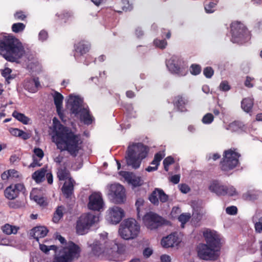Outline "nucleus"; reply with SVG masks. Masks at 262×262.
<instances>
[{"label": "nucleus", "instance_id": "obj_1", "mask_svg": "<svg viewBox=\"0 0 262 262\" xmlns=\"http://www.w3.org/2000/svg\"><path fill=\"white\" fill-rule=\"evenodd\" d=\"M53 127L52 140L57 148L61 151H67L71 155L76 156L82 148L83 141L81 136L63 126L56 118L53 119Z\"/></svg>", "mask_w": 262, "mask_h": 262}, {"label": "nucleus", "instance_id": "obj_2", "mask_svg": "<svg viewBox=\"0 0 262 262\" xmlns=\"http://www.w3.org/2000/svg\"><path fill=\"white\" fill-rule=\"evenodd\" d=\"M88 246L90 254L97 257L114 258L117 254H123L126 247L123 245H118L115 241L108 237L106 232L99 234V237L93 242H89Z\"/></svg>", "mask_w": 262, "mask_h": 262}, {"label": "nucleus", "instance_id": "obj_3", "mask_svg": "<svg viewBox=\"0 0 262 262\" xmlns=\"http://www.w3.org/2000/svg\"><path fill=\"white\" fill-rule=\"evenodd\" d=\"M0 54L7 60L14 62L25 55V51L18 39L7 36L0 40Z\"/></svg>", "mask_w": 262, "mask_h": 262}, {"label": "nucleus", "instance_id": "obj_4", "mask_svg": "<svg viewBox=\"0 0 262 262\" xmlns=\"http://www.w3.org/2000/svg\"><path fill=\"white\" fill-rule=\"evenodd\" d=\"M54 237L61 244L65 245L55 254L52 262H73L79 257L81 248L78 245L71 241L67 242L65 238L58 233L54 234Z\"/></svg>", "mask_w": 262, "mask_h": 262}, {"label": "nucleus", "instance_id": "obj_5", "mask_svg": "<svg viewBox=\"0 0 262 262\" xmlns=\"http://www.w3.org/2000/svg\"><path fill=\"white\" fill-rule=\"evenodd\" d=\"M148 148L141 143L130 144L126 150L125 160L126 164L133 169L138 168L142 160L147 155Z\"/></svg>", "mask_w": 262, "mask_h": 262}, {"label": "nucleus", "instance_id": "obj_6", "mask_svg": "<svg viewBox=\"0 0 262 262\" xmlns=\"http://www.w3.org/2000/svg\"><path fill=\"white\" fill-rule=\"evenodd\" d=\"M82 102L83 100L79 96L71 95L67 101V106L76 117L85 124H90L92 122V117L89 111L82 106Z\"/></svg>", "mask_w": 262, "mask_h": 262}, {"label": "nucleus", "instance_id": "obj_7", "mask_svg": "<svg viewBox=\"0 0 262 262\" xmlns=\"http://www.w3.org/2000/svg\"><path fill=\"white\" fill-rule=\"evenodd\" d=\"M140 232V225L134 219H129L123 222L119 230L120 235L124 239H133Z\"/></svg>", "mask_w": 262, "mask_h": 262}, {"label": "nucleus", "instance_id": "obj_8", "mask_svg": "<svg viewBox=\"0 0 262 262\" xmlns=\"http://www.w3.org/2000/svg\"><path fill=\"white\" fill-rule=\"evenodd\" d=\"M99 222V216L93 213H86L80 216L77 222L76 231L78 234L88 233L90 228Z\"/></svg>", "mask_w": 262, "mask_h": 262}, {"label": "nucleus", "instance_id": "obj_9", "mask_svg": "<svg viewBox=\"0 0 262 262\" xmlns=\"http://www.w3.org/2000/svg\"><path fill=\"white\" fill-rule=\"evenodd\" d=\"M108 195L117 204L123 203L126 200V191L124 186L119 183H114L107 186Z\"/></svg>", "mask_w": 262, "mask_h": 262}, {"label": "nucleus", "instance_id": "obj_10", "mask_svg": "<svg viewBox=\"0 0 262 262\" xmlns=\"http://www.w3.org/2000/svg\"><path fill=\"white\" fill-rule=\"evenodd\" d=\"M232 41L233 42L242 43L244 40L248 39L249 33L244 24L239 22L232 23L231 25Z\"/></svg>", "mask_w": 262, "mask_h": 262}, {"label": "nucleus", "instance_id": "obj_11", "mask_svg": "<svg viewBox=\"0 0 262 262\" xmlns=\"http://www.w3.org/2000/svg\"><path fill=\"white\" fill-rule=\"evenodd\" d=\"M239 155L231 149L224 152V155L222 161V169L228 171L235 168L238 164Z\"/></svg>", "mask_w": 262, "mask_h": 262}, {"label": "nucleus", "instance_id": "obj_12", "mask_svg": "<svg viewBox=\"0 0 262 262\" xmlns=\"http://www.w3.org/2000/svg\"><path fill=\"white\" fill-rule=\"evenodd\" d=\"M144 225L149 230H156L164 222L162 217L152 212L147 213L143 217Z\"/></svg>", "mask_w": 262, "mask_h": 262}, {"label": "nucleus", "instance_id": "obj_13", "mask_svg": "<svg viewBox=\"0 0 262 262\" xmlns=\"http://www.w3.org/2000/svg\"><path fill=\"white\" fill-rule=\"evenodd\" d=\"M106 213V219L107 222L115 225L118 224L125 215L124 210L117 206L110 207Z\"/></svg>", "mask_w": 262, "mask_h": 262}, {"label": "nucleus", "instance_id": "obj_14", "mask_svg": "<svg viewBox=\"0 0 262 262\" xmlns=\"http://www.w3.org/2000/svg\"><path fill=\"white\" fill-rule=\"evenodd\" d=\"M215 248L207 244H200L198 247V256L204 260H215L218 256Z\"/></svg>", "mask_w": 262, "mask_h": 262}, {"label": "nucleus", "instance_id": "obj_15", "mask_svg": "<svg viewBox=\"0 0 262 262\" xmlns=\"http://www.w3.org/2000/svg\"><path fill=\"white\" fill-rule=\"evenodd\" d=\"M104 203L100 193H93L89 196L88 207L89 209L100 211L104 209Z\"/></svg>", "mask_w": 262, "mask_h": 262}, {"label": "nucleus", "instance_id": "obj_16", "mask_svg": "<svg viewBox=\"0 0 262 262\" xmlns=\"http://www.w3.org/2000/svg\"><path fill=\"white\" fill-rule=\"evenodd\" d=\"M119 174L124 179L125 181L133 188L141 186L144 184V180L141 177L128 171H120Z\"/></svg>", "mask_w": 262, "mask_h": 262}, {"label": "nucleus", "instance_id": "obj_17", "mask_svg": "<svg viewBox=\"0 0 262 262\" xmlns=\"http://www.w3.org/2000/svg\"><path fill=\"white\" fill-rule=\"evenodd\" d=\"M203 237L207 245L210 247L219 248L221 244V238L219 234L214 230L209 229L203 231Z\"/></svg>", "mask_w": 262, "mask_h": 262}, {"label": "nucleus", "instance_id": "obj_18", "mask_svg": "<svg viewBox=\"0 0 262 262\" xmlns=\"http://www.w3.org/2000/svg\"><path fill=\"white\" fill-rule=\"evenodd\" d=\"M25 187L23 183L12 184L4 191L5 196L9 200H14L18 197L20 192H24Z\"/></svg>", "mask_w": 262, "mask_h": 262}, {"label": "nucleus", "instance_id": "obj_19", "mask_svg": "<svg viewBox=\"0 0 262 262\" xmlns=\"http://www.w3.org/2000/svg\"><path fill=\"white\" fill-rule=\"evenodd\" d=\"M148 199L152 204L158 205L159 201L162 203L166 202L168 200V196L162 189L156 188L149 195Z\"/></svg>", "mask_w": 262, "mask_h": 262}, {"label": "nucleus", "instance_id": "obj_20", "mask_svg": "<svg viewBox=\"0 0 262 262\" xmlns=\"http://www.w3.org/2000/svg\"><path fill=\"white\" fill-rule=\"evenodd\" d=\"M181 242V239L177 233H173L163 237L161 242V245L164 248L177 247Z\"/></svg>", "mask_w": 262, "mask_h": 262}, {"label": "nucleus", "instance_id": "obj_21", "mask_svg": "<svg viewBox=\"0 0 262 262\" xmlns=\"http://www.w3.org/2000/svg\"><path fill=\"white\" fill-rule=\"evenodd\" d=\"M48 232V230L45 227H36L31 230L30 234L37 241H38L39 238H42L46 236Z\"/></svg>", "mask_w": 262, "mask_h": 262}, {"label": "nucleus", "instance_id": "obj_22", "mask_svg": "<svg viewBox=\"0 0 262 262\" xmlns=\"http://www.w3.org/2000/svg\"><path fill=\"white\" fill-rule=\"evenodd\" d=\"M209 189L217 195H226L227 186L222 185L217 182H213L209 187Z\"/></svg>", "mask_w": 262, "mask_h": 262}, {"label": "nucleus", "instance_id": "obj_23", "mask_svg": "<svg viewBox=\"0 0 262 262\" xmlns=\"http://www.w3.org/2000/svg\"><path fill=\"white\" fill-rule=\"evenodd\" d=\"M20 173L14 169H10L4 171L1 175V178L4 181L15 180L20 177Z\"/></svg>", "mask_w": 262, "mask_h": 262}, {"label": "nucleus", "instance_id": "obj_24", "mask_svg": "<svg viewBox=\"0 0 262 262\" xmlns=\"http://www.w3.org/2000/svg\"><path fill=\"white\" fill-rule=\"evenodd\" d=\"M54 103L56 105L57 112L60 117L62 119V114L61 113L62 104L63 97L59 93L56 92L53 95Z\"/></svg>", "mask_w": 262, "mask_h": 262}, {"label": "nucleus", "instance_id": "obj_25", "mask_svg": "<svg viewBox=\"0 0 262 262\" xmlns=\"http://www.w3.org/2000/svg\"><path fill=\"white\" fill-rule=\"evenodd\" d=\"M9 132L12 135L20 137L24 140L28 139L31 136L30 133L25 132L16 128H11L9 129Z\"/></svg>", "mask_w": 262, "mask_h": 262}, {"label": "nucleus", "instance_id": "obj_26", "mask_svg": "<svg viewBox=\"0 0 262 262\" xmlns=\"http://www.w3.org/2000/svg\"><path fill=\"white\" fill-rule=\"evenodd\" d=\"M73 186L74 181L72 179H69V181L64 182L62 188V191L67 197H69L72 194Z\"/></svg>", "mask_w": 262, "mask_h": 262}, {"label": "nucleus", "instance_id": "obj_27", "mask_svg": "<svg viewBox=\"0 0 262 262\" xmlns=\"http://www.w3.org/2000/svg\"><path fill=\"white\" fill-rule=\"evenodd\" d=\"M38 190L37 189H33L30 193L31 199L34 200L40 206H44L46 204L43 198L38 195Z\"/></svg>", "mask_w": 262, "mask_h": 262}, {"label": "nucleus", "instance_id": "obj_28", "mask_svg": "<svg viewBox=\"0 0 262 262\" xmlns=\"http://www.w3.org/2000/svg\"><path fill=\"white\" fill-rule=\"evenodd\" d=\"M33 152L34 156L33 157L34 161L30 164V166L35 167L36 166H40V164L38 163L37 160L35 159V157H36L38 159V160L40 161L43 157V151L41 149L39 148H35L33 150Z\"/></svg>", "mask_w": 262, "mask_h": 262}, {"label": "nucleus", "instance_id": "obj_29", "mask_svg": "<svg viewBox=\"0 0 262 262\" xmlns=\"http://www.w3.org/2000/svg\"><path fill=\"white\" fill-rule=\"evenodd\" d=\"M1 229L5 234L7 235H10L12 234H16L19 228L16 226L6 224L4 226H2Z\"/></svg>", "mask_w": 262, "mask_h": 262}, {"label": "nucleus", "instance_id": "obj_30", "mask_svg": "<svg viewBox=\"0 0 262 262\" xmlns=\"http://www.w3.org/2000/svg\"><path fill=\"white\" fill-rule=\"evenodd\" d=\"M242 108L246 112H249L253 105V100L250 98L244 99L241 103Z\"/></svg>", "mask_w": 262, "mask_h": 262}, {"label": "nucleus", "instance_id": "obj_31", "mask_svg": "<svg viewBox=\"0 0 262 262\" xmlns=\"http://www.w3.org/2000/svg\"><path fill=\"white\" fill-rule=\"evenodd\" d=\"M39 86L40 84L38 78L31 80L26 84V87L32 93L35 92Z\"/></svg>", "mask_w": 262, "mask_h": 262}, {"label": "nucleus", "instance_id": "obj_32", "mask_svg": "<svg viewBox=\"0 0 262 262\" xmlns=\"http://www.w3.org/2000/svg\"><path fill=\"white\" fill-rule=\"evenodd\" d=\"M12 116L17 120L22 122L24 124H28L30 123L31 119L26 116L24 114L18 113L17 111H14L12 114Z\"/></svg>", "mask_w": 262, "mask_h": 262}, {"label": "nucleus", "instance_id": "obj_33", "mask_svg": "<svg viewBox=\"0 0 262 262\" xmlns=\"http://www.w3.org/2000/svg\"><path fill=\"white\" fill-rule=\"evenodd\" d=\"M90 46L88 42L84 41L79 42L76 46V51L82 55L88 52Z\"/></svg>", "mask_w": 262, "mask_h": 262}, {"label": "nucleus", "instance_id": "obj_34", "mask_svg": "<svg viewBox=\"0 0 262 262\" xmlns=\"http://www.w3.org/2000/svg\"><path fill=\"white\" fill-rule=\"evenodd\" d=\"M57 177L60 181H68L72 179L69 172L66 168H60L57 172Z\"/></svg>", "mask_w": 262, "mask_h": 262}, {"label": "nucleus", "instance_id": "obj_35", "mask_svg": "<svg viewBox=\"0 0 262 262\" xmlns=\"http://www.w3.org/2000/svg\"><path fill=\"white\" fill-rule=\"evenodd\" d=\"M46 170L44 168L35 171L32 174V178L37 182H41L43 179L46 173Z\"/></svg>", "mask_w": 262, "mask_h": 262}, {"label": "nucleus", "instance_id": "obj_36", "mask_svg": "<svg viewBox=\"0 0 262 262\" xmlns=\"http://www.w3.org/2000/svg\"><path fill=\"white\" fill-rule=\"evenodd\" d=\"M244 127V125L242 122L238 121H234L230 123L226 127L227 130H230L231 132H238Z\"/></svg>", "mask_w": 262, "mask_h": 262}, {"label": "nucleus", "instance_id": "obj_37", "mask_svg": "<svg viewBox=\"0 0 262 262\" xmlns=\"http://www.w3.org/2000/svg\"><path fill=\"white\" fill-rule=\"evenodd\" d=\"M188 100L186 98L180 96L177 97L174 101V104L181 111H184L183 109V106L186 104Z\"/></svg>", "mask_w": 262, "mask_h": 262}, {"label": "nucleus", "instance_id": "obj_38", "mask_svg": "<svg viewBox=\"0 0 262 262\" xmlns=\"http://www.w3.org/2000/svg\"><path fill=\"white\" fill-rule=\"evenodd\" d=\"M167 67L169 70L173 73H179L181 72V69L176 63H173V60H169L167 62Z\"/></svg>", "mask_w": 262, "mask_h": 262}, {"label": "nucleus", "instance_id": "obj_39", "mask_svg": "<svg viewBox=\"0 0 262 262\" xmlns=\"http://www.w3.org/2000/svg\"><path fill=\"white\" fill-rule=\"evenodd\" d=\"M63 207L59 206L56 209L53 217V221L54 223H58L63 215Z\"/></svg>", "mask_w": 262, "mask_h": 262}, {"label": "nucleus", "instance_id": "obj_40", "mask_svg": "<svg viewBox=\"0 0 262 262\" xmlns=\"http://www.w3.org/2000/svg\"><path fill=\"white\" fill-rule=\"evenodd\" d=\"M217 2H205V9L207 13H211L215 11V7L216 5Z\"/></svg>", "mask_w": 262, "mask_h": 262}, {"label": "nucleus", "instance_id": "obj_41", "mask_svg": "<svg viewBox=\"0 0 262 262\" xmlns=\"http://www.w3.org/2000/svg\"><path fill=\"white\" fill-rule=\"evenodd\" d=\"M39 249L45 254H48L50 250L56 251L57 250V246L55 245L47 246L43 244H39Z\"/></svg>", "mask_w": 262, "mask_h": 262}, {"label": "nucleus", "instance_id": "obj_42", "mask_svg": "<svg viewBox=\"0 0 262 262\" xmlns=\"http://www.w3.org/2000/svg\"><path fill=\"white\" fill-rule=\"evenodd\" d=\"M191 216V214L189 213H182L180 215L179 221L181 223L182 228H184V224L190 220Z\"/></svg>", "mask_w": 262, "mask_h": 262}, {"label": "nucleus", "instance_id": "obj_43", "mask_svg": "<svg viewBox=\"0 0 262 262\" xmlns=\"http://www.w3.org/2000/svg\"><path fill=\"white\" fill-rule=\"evenodd\" d=\"M164 156V155L160 152L156 154L155 156L154 159L152 161L151 164L154 166H156V167L158 168V166L159 165L160 161L162 159Z\"/></svg>", "mask_w": 262, "mask_h": 262}, {"label": "nucleus", "instance_id": "obj_44", "mask_svg": "<svg viewBox=\"0 0 262 262\" xmlns=\"http://www.w3.org/2000/svg\"><path fill=\"white\" fill-rule=\"evenodd\" d=\"M25 28V25L20 23H15L12 26V30L15 33L23 31Z\"/></svg>", "mask_w": 262, "mask_h": 262}, {"label": "nucleus", "instance_id": "obj_45", "mask_svg": "<svg viewBox=\"0 0 262 262\" xmlns=\"http://www.w3.org/2000/svg\"><path fill=\"white\" fill-rule=\"evenodd\" d=\"M254 228L257 233L262 232V216L255 221Z\"/></svg>", "mask_w": 262, "mask_h": 262}, {"label": "nucleus", "instance_id": "obj_46", "mask_svg": "<svg viewBox=\"0 0 262 262\" xmlns=\"http://www.w3.org/2000/svg\"><path fill=\"white\" fill-rule=\"evenodd\" d=\"M214 119L213 115L211 113H207L204 116L202 119V121L204 124H210Z\"/></svg>", "mask_w": 262, "mask_h": 262}, {"label": "nucleus", "instance_id": "obj_47", "mask_svg": "<svg viewBox=\"0 0 262 262\" xmlns=\"http://www.w3.org/2000/svg\"><path fill=\"white\" fill-rule=\"evenodd\" d=\"M173 162H174L173 158L171 156L167 157L164 160L163 164L164 166V169L166 171H167L168 170L169 165L172 164L173 163Z\"/></svg>", "mask_w": 262, "mask_h": 262}, {"label": "nucleus", "instance_id": "obj_48", "mask_svg": "<svg viewBox=\"0 0 262 262\" xmlns=\"http://www.w3.org/2000/svg\"><path fill=\"white\" fill-rule=\"evenodd\" d=\"M154 44L157 47L163 49L165 48L167 43L164 40L156 39L154 40Z\"/></svg>", "mask_w": 262, "mask_h": 262}, {"label": "nucleus", "instance_id": "obj_49", "mask_svg": "<svg viewBox=\"0 0 262 262\" xmlns=\"http://www.w3.org/2000/svg\"><path fill=\"white\" fill-rule=\"evenodd\" d=\"M122 9L124 11H128L131 10L133 7L127 0H123L122 1Z\"/></svg>", "mask_w": 262, "mask_h": 262}, {"label": "nucleus", "instance_id": "obj_50", "mask_svg": "<svg viewBox=\"0 0 262 262\" xmlns=\"http://www.w3.org/2000/svg\"><path fill=\"white\" fill-rule=\"evenodd\" d=\"M201 72V67L199 65L192 64L191 66L190 72L193 75H198Z\"/></svg>", "mask_w": 262, "mask_h": 262}, {"label": "nucleus", "instance_id": "obj_51", "mask_svg": "<svg viewBox=\"0 0 262 262\" xmlns=\"http://www.w3.org/2000/svg\"><path fill=\"white\" fill-rule=\"evenodd\" d=\"M226 194L229 196H234L238 194L237 191L235 188L233 186L227 187V193Z\"/></svg>", "mask_w": 262, "mask_h": 262}, {"label": "nucleus", "instance_id": "obj_52", "mask_svg": "<svg viewBox=\"0 0 262 262\" xmlns=\"http://www.w3.org/2000/svg\"><path fill=\"white\" fill-rule=\"evenodd\" d=\"M213 70L210 67H207L204 69L203 73L207 78H211L213 74Z\"/></svg>", "mask_w": 262, "mask_h": 262}, {"label": "nucleus", "instance_id": "obj_53", "mask_svg": "<svg viewBox=\"0 0 262 262\" xmlns=\"http://www.w3.org/2000/svg\"><path fill=\"white\" fill-rule=\"evenodd\" d=\"M237 208L235 206H232L226 208V213L230 215H235L237 213Z\"/></svg>", "mask_w": 262, "mask_h": 262}, {"label": "nucleus", "instance_id": "obj_54", "mask_svg": "<svg viewBox=\"0 0 262 262\" xmlns=\"http://www.w3.org/2000/svg\"><path fill=\"white\" fill-rule=\"evenodd\" d=\"M220 89L223 91H227L230 90V87L228 82L226 81H222L220 85Z\"/></svg>", "mask_w": 262, "mask_h": 262}, {"label": "nucleus", "instance_id": "obj_55", "mask_svg": "<svg viewBox=\"0 0 262 262\" xmlns=\"http://www.w3.org/2000/svg\"><path fill=\"white\" fill-rule=\"evenodd\" d=\"M14 17L16 19L23 20L26 18V15L22 11H18L14 14Z\"/></svg>", "mask_w": 262, "mask_h": 262}, {"label": "nucleus", "instance_id": "obj_56", "mask_svg": "<svg viewBox=\"0 0 262 262\" xmlns=\"http://www.w3.org/2000/svg\"><path fill=\"white\" fill-rule=\"evenodd\" d=\"M180 191L184 193L188 192L190 190L189 186L186 184H181L179 185Z\"/></svg>", "mask_w": 262, "mask_h": 262}, {"label": "nucleus", "instance_id": "obj_57", "mask_svg": "<svg viewBox=\"0 0 262 262\" xmlns=\"http://www.w3.org/2000/svg\"><path fill=\"white\" fill-rule=\"evenodd\" d=\"M253 80V78L247 76L245 81V86L248 88H252L253 86V84L251 83V82Z\"/></svg>", "mask_w": 262, "mask_h": 262}, {"label": "nucleus", "instance_id": "obj_58", "mask_svg": "<svg viewBox=\"0 0 262 262\" xmlns=\"http://www.w3.org/2000/svg\"><path fill=\"white\" fill-rule=\"evenodd\" d=\"M48 37V33L45 31H41L39 33V39L40 40L43 41Z\"/></svg>", "mask_w": 262, "mask_h": 262}, {"label": "nucleus", "instance_id": "obj_59", "mask_svg": "<svg viewBox=\"0 0 262 262\" xmlns=\"http://www.w3.org/2000/svg\"><path fill=\"white\" fill-rule=\"evenodd\" d=\"M63 159V157L61 154L58 155L57 156H55L54 157V161L57 164H60Z\"/></svg>", "mask_w": 262, "mask_h": 262}, {"label": "nucleus", "instance_id": "obj_60", "mask_svg": "<svg viewBox=\"0 0 262 262\" xmlns=\"http://www.w3.org/2000/svg\"><path fill=\"white\" fill-rule=\"evenodd\" d=\"M11 72H12V71L10 69H9L8 68H6L3 71L2 75L4 77L7 78L9 77V75H10V73H11Z\"/></svg>", "mask_w": 262, "mask_h": 262}, {"label": "nucleus", "instance_id": "obj_61", "mask_svg": "<svg viewBox=\"0 0 262 262\" xmlns=\"http://www.w3.org/2000/svg\"><path fill=\"white\" fill-rule=\"evenodd\" d=\"M161 262H170L171 258L170 256L164 254L161 256Z\"/></svg>", "mask_w": 262, "mask_h": 262}, {"label": "nucleus", "instance_id": "obj_62", "mask_svg": "<svg viewBox=\"0 0 262 262\" xmlns=\"http://www.w3.org/2000/svg\"><path fill=\"white\" fill-rule=\"evenodd\" d=\"M152 253V250L150 248H146L143 251L144 256L148 257L151 255Z\"/></svg>", "mask_w": 262, "mask_h": 262}, {"label": "nucleus", "instance_id": "obj_63", "mask_svg": "<svg viewBox=\"0 0 262 262\" xmlns=\"http://www.w3.org/2000/svg\"><path fill=\"white\" fill-rule=\"evenodd\" d=\"M170 181L174 184H177L180 181V176L179 175H174L171 177Z\"/></svg>", "mask_w": 262, "mask_h": 262}, {"label": "nucleus", "instance_id": "obj_64", "mask_svg": "<svg viewBox=\"0 0 262 262\" xmlns=\"http://www.w3.org/2000/svg\"><path fill=\"white\" fill-rule=\"evenodd\" d=\"M144 200L143 199L140 198L137 200L136 203V205L137 206V210H139V207L142 206L144 204Z\"/></svg>", "mask_w": 262, "mask_h": 262}]
</instances>
